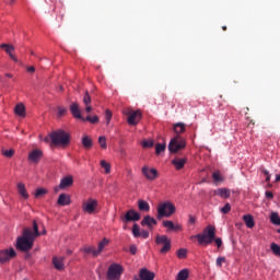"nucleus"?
Segmentation results:
<instances>
[{
	"label": "nucleus",
	"instance_id": "obj_1",
	"mask_svg": "<svg viewBox=\"0 0 280 280\" xmlns=\"http://www.w3.org/2000/svg\"><path fill=\"white\" fill-rule=\"evenodd\" d=\"M37 237H40V232L38 231V223H36V221H33V229L24 228L22 236L18 237L15 245L16 249L21 250L22 253H30V250L34 248V242H36Z\"/></svg>",
	"mask_w": 280,
	"mask_h": 280
},
{
	"label": "nucleus",
	"instance_id": "obj_2",
	"mask_svg": "<svg viewBox=\"0 0 280 280\" xmlns=\"http://www.w3.org/2000/svg\"><path fill=\"white\" fill-rule=\"evenodd\" d=\"M173 130L177 133V136L171 140L168 151L172 154H176V152H179V150H185V148H187V141L185 138L180 137V135H183V132L186 130V125L184 122H177L174 125Z\"/></svg>",
	"mask_w": 280,
	"mask_h": 280
},
{
	"label": "nucleus",
	"instance_id": "obj_3",
	"mask_svg": "<svg viewBox=\"0 0 280 280\" xmlns=\"http://www.w3.org/2000/svg\"><path fill=\"white\" fill-rule=\"evenodd\" d=\"M197 240L199 246H209V244H213L215 241V226L208 225L203 229L202 233L190 236V240Z\"/></svg>",
	"mask_w": 280,
	"mask_h": 280
},
{
	"label": "nucleus",
	"instance_id": "obj_4",
	"mask_svg": "<svg viewBox=\"0 0 280 280\" xmlns=\"http://www.w3.org/2000/svg\"><path fill=\"white\" fill-rule=\"evenodd\" d=\"M52 145H69L71 143V136L62 129L49 133Z\"/></svg>",
	"mask_w": 280,
	"mask_h": 280
},
{
	"label": "nucleus",
	"instance_id": "obj_5",
	"mask_svg": "<svg viewBox=\"0 0 280 280\" xmlns=\"http://www.w3.org/2000/svg\"><path fill=\"white\" fill-rule=\"evenodd\" d=\"M176 213V206L172 202L160 203L158 207V220H162V218H171Z\"/></svg>",
	"mask_w": 280,
	"mask_h": 280
},
{
	"label": "nucleus",
	"instance_id": "obj_6",
	"mask_svg": "<svg viewBox=\"0 0 280 280\" xmlns=\"http://www.w3.org/2000/svg\"><path fill=\"white\" fill-rule=\"evenodd\" d=\"M155 244L158 246H162L160 248L161 255H167V253L172 250V241L170 240V237H167V235H158L155 237Z\"/></svg>",
	"mask_w": 280,
	"mask_h": 280
},
{
	"label": "nucleus",
	"instance_id": "obj_7",
	"mask_svg": "<svg viewBox=\"0 0 280 280\" xmlns=\"http://www.w3.org/2000/svg\"><path fill=\"white\" fill-rule=\"evenodd\" d=\"M121 275H124V267L119 264H112L107 269L108 280H119Z\"/></svg>",
	"mask_w": 280,
	"mask_h": 280
},
{
	"label": "nucleus",
	"instance_id": "obj_8",
	"mask_svg": "<svg viewBox=\"0 0 280 280\" xmlns=\"http://www.w3.org/2000/svg\"><path fill=\"white\" fill-rule=\"evenodd\" d=\"M142 174L147 180H156L159 178V171L156 168H150L148 166L142 167Z\"/></svg>",
	"mask_w": 280,
	"mask_h": 280
},
{
	"label": "nucleus",
	"instance_id": "obj_9",
	"mask_svg": "<svg viewBox=\"0 0 280 280\" xmlns=\"http://www.w3.org/2000/svg\"><path fill=\"white\" fill-rule=\"evenodd\" d=\"M127 121L129 126H137V124L141 121V112L140 110L129 112Z\"/></svg>",
	"mask_w": 280,
	"mask_h": 280
},
{
	"label": "nucleus",
	"instance_id": "obj_10",
	"mask_svg": "<svg viewBox=\"0 0 280 280\" xmlns=\"http://www.w3.org/2000/svg\"><path fill=\"white\" fill-rule=\"evenodd\" d=\"M14 257H16V252L14 248L2 250L0 252V264H5V261H10V259Z\"/></svg>",
	"mask_w": 280,
	"mask_h": 280
},
{
	"label": "nucleus",
	"instance_id": "obj_11",
	"mask_svg": "<svg viewBox=\"0 0 280 280\" xmlns=\"http://www.w3.org/2000/svg\"><path fill=\"white\" fill-rule=\"evenodd\" d=\"M82 209L85 213H94L95 209H97V200L88 199L85 202H83Z\"/></svg>",
	"mask_w": 280,
	"mask_h": 280
},
{
	"label": "nucleus",
	"instance_id": "obj_12",
	"mask_svg": "<svg viewBox=\"0 0 280 280\" xmlns=\"http://www.w3.org/2000/svg\"><path fill=\"white\" fill-rule=\"evenodd\" d=\"M140 220H141V214H139L135 210L127 211L125 217L122 218V222H139Z\"/></svg>",
	"mask_w": 280,
	"mask_h": 280
},
{
	"label": "nucleus",
	"instance_id": "obj_13",
	"mask_svg": "<svg viewBox=\"0 0 280 280\" xmlns=\"http://www.w3.org/2000/svg\"><path fill=\"white\" fill-rule=\"evenodd\" d=\"M156 224H158L156 219H154L150 215H145L141 220V226H148V229H150V230L154 229V226H156Z\"/></svg>",
	"mask_w": 280,
	"mask_h": 280
},
{
	"label": "nucleus",
	"instance_id": "obj_14",
	"mask_svg": "<svg viewBox=\"0 0 280 280\" xmlns=\"http://www.w3.org/2000/svg\"><path fill=\"white\" fill-rule=\"evenodd\" d=\"M187 164V158H175L172 160V165H174L175 170L180 171Z\"/></svg>",
	"mask_w": 280,
	"mask_h": 280
},
{
	"label": "nucleus",
	"instance_id": "obj_15",
	"mask_svg": "<svg viewBox=\"0 0 280 280\" xmlns=\"http://www.w3.org/2000/svg\"><path fill=\"white\" fill-rule=\"evenodd\" d=\"M140 280H154V272L148 270L147 268L140 269L139 273Z\"/></svg>",
	"mask_w": 280,
	"mask_h": 280
},
{
	"label": "nucleus",
	"instance_id": "obj_16",
	"mask_svg": "<svg viewBox=\"0 0 280 280\" xmlns=\"http://www.w3.org/2000/svg\"><path fill=\"white\" fill-rule=\"evenodd\" d=\"M162 224H163L164 229H167L168 232H171V231H182L183 230L180 224H174V222L170 221V220L163 221Z\"/></svg>",
	"mask_w": 280,
	"mask_h": 280
},
{
	"label": "nucleus",
	"instance_id": "obj_17",
	"mask_svg": "<svg viewBox=\"0 0 280 280\" xmlns=\"http://www.w3.org/2000/svg\"><path fill=\"white\" fill-rule=\"evenodd\" d=\"M40 159H43V151H40V150H33L28 154V161H32V163H38V161H40Z\"/></svg>",
	"mask_w": 280,
	"mask_h": 280
},
{
	"label": "nucleus",
	"instance_id": "obj_18",
	"mask_svg": "<svg viewBox=\"0 0 280 280\" xmlns=\"http://www.w3.org/2000/svg\"><path fill=\"white\" fill-rule=\"evenodd\" d=\"M57 203L60 207H68V205H71V197L67 194H60Z\"/></svg>",
	"mask_w": 280,
	"mask_h": 280
},
{
	"label": "nucleus",
	"instance_id": "obj_19",
	"mask_svg": "<svg viewBox=\"0 0 280 280\" xmlns=\"http://www.w3.org/2000/svg\"><path fill=\"white\" fill-rule=\"evenodd\" d=\"M52 266L56 270H65V257H52Z\"/></svg>",
	"mask_w": 280,
	"mask_h": 280
},
{
	"label": "nucleus",
	"instance_id": "obj_20",
	"mask_svg": "<svg viewBox=\"0 0 280 280\" xmlns=\"http://www.w3.org/2000/svg\"><path fill=\"white\" fill-rule=\"evenodd\" d=\"M73 185V176L69 175L61 179L59 184L60 189H67V187H71Z\"/></svg>",
	"mask_w": 280,
	"mask_h": 280
},
{
	"label": "nucleus",
	"instance_id": "obj_21",
	"mask_svg": "<svg viewBox=\"0 0 280 280\" xmlns=\"http://www.w3.org/2000/svg\"><path fill=\"white\" fill-rule=\"evenodd\" d=\"M70 112L74 119H83L82 113L80 112V106L77 103L71 104Z\"/></svg>",
	"mask_w": 280,
	"mask_h": 280
},
{
	"label": "nucleus",
	"instance_id": "obj_22",
	"mask_svg": "<svg viewBox=\"0 0 280 280\" xmlns=\"http://www.w3.org/2000/svg\"><path fill=\"white\" fill-rule=\"evenodd\" d=\"M213 196H220V198H231V190L226 188H218L213 190Z\"/></svg>",
	"mask_w": 280,
	"mask_h": 280
},
{
	"label": "nucleus",
	"instance_id": "obj_23",
	"mask_svg": "<svg viewBox=\"0 0 280 280\" xmlns=\"http://www.w3.org/2000/svg\"><path fill=\"white\" fill-rule=\"evenodd\" d=\"M81 252L85 253V255H92V257H98L100 255V252H97V249H95L93 246H85L81 248Z\"/></svg>",
	"mask_w": 280,
	"mask_h": 280
},
{
	"label": "nucleus",
	"instance_id": "obj_24",
	"mask_svg": "<svg viewBox=\"0 0 280 280\" xmlns=\"http://www.w3.org/2000/svg\"><path fill=\"white\" fill-rule=\"evenodd\" d=\"M243 221L245 222L247 229H253L255 226V218H253L252 214L243 215Z\"/></svg>",
	"mask_w": 280,
	"mask_h": 280
},
{
	"label": "nucleus",
	"instance_id": "obj_25",
	"mask_svg": "<svg viewBox=\"0 0 280 280\" xmlns=\"http://www.w3.org/2000/svg\"><path fill=\"white\" fill-rule=\"evenodd\" d=\"M18 191H19L20 196L22 198H24V200H27V198H30V194H27V189L25 188V184L19 183L18 184Z\"/></svg>",
	"mask_w": 280,
	"mask_h": 280
},
{
	"label": "nucleus",
	"instance_id": "obj_26",
	"mask_svg": "<svg viewBox=\"0 0 280 280\" xmlns=\"http://www.w3.org/2000/svg\"><path fill=\"white\" fill-rule=\"evenodd\" d=\"M81 143L85 150H91V148H93V139H91L89 136H83Z\"/></svg>",
	"mask_w": 280,
	"mask_h": 280
},
{
	"label": "nucleus",
	"instance_id": "obj_27",
	"mask_svg": "<svg viewBox=\"0 0 280 280\" xmlns=\"http://www.w3.org/2000/svg\"><path fill=\"white\" fill-rule=\"evenodd\" d=\"M138 209L140 211H150V203H148V201L140 199L138 201Z\"/></svg>",
	"mask_w": 280,
	"mask_h": 280
},
{
	"label": "nucleus",
	"instance_id": "obj_28",
	"mask_svg": "<svg viewBox=\"0 0 280 280\" xmlns=\"http://www.w3.org/2000/svg\"><path fill=\"white\" fill-rule=\"evenodd\" d=\"M15 115H18L19 117H25V105L23 104H18L15 106Z\"/></svg>",
	"mask_w": 280,
	"mask_h": 280
},
{
	"label": "nucleus",
	"instance_id": "obj_29",
	"mask_svg": "<svg viewBox=\"0 0 280 280\" xmlns=\"http://www.w3.org/2000/svg\"><path fill=\"white\" fill-rule=\"evenodd\" d=\"M189 279V270L183 269L177 273L176 280H188Z\"/></svg>",
	"mask_w": 280,
	"mask_h": 280
},
{
	"label": "nucleus",
	"instance_id": "obj_30",
	"mask_svg": "<svg viewBox=\"0 0 280 280\" xmlns=\"http://www.w3.org/2000/svg\"><path fill=\"white\" fill-rule=\"evenodd\" d=\"M269 218H270L271 224H275L276 226H279V224H280L279 212H271Z\"/></svg>",
	"mask_w": 280,
	"mask_h": 280
},
{
	"label": "nucleus",
	"instance_id": "obj_31",
	"mask_svg": "<svg viewBox=\"0 0 280 280\" xmlns=\"http://www.w3.org/2000/svg\"><path fill=\"white\" fill-rule=\"evenodd\" d=\"M108 238H103L100 243H98V248L96 249L98 255L102 254V250H104V248H106V246H108Z\"/></svg>",
	"mask_w": 280,
	"mask_h": 280
},
{
	"label": "nucleus",
	"instance_id": "obj_32",
	"mask_svg": "<svg viewBox=\"0 0 280 280\" xmlns=\"http://www.w3.org/2000/svg\"><path fill=\"white\" fill-rule=\"evenodd\" d=\"M212 178H213L214 183H222L224 180V178L220 174V171L213 172L212 173Z\"/></svg>",
	"mask_w": 280,
	"mask_h": 280
},
{
	"label": "nucleus",
	"instance_id": "obj_33",
	"mask_svg": "<svg viewBox=\"0 0 280 280\" xmlns=\"http://www.w3.org/2000/svg\"><path fill=\"white\" fill-rule=\"evenodd\" d=\"M1 49H4V51L10 56V54H12V51H14V46L12 45H8V44H1L0 45Z\"/></svg>",
	"mask_w": 280,
	"mask_h": 280
},
{
	"label": "nucleus",
	"instance_id": "obj_34",
	"mask_svg": "<svg viewBox=\"0 0 280 280\" xmlns=\"http://www.w3.org/2000/svg\"><path fill=\"white\" fill-rule=\"evenodd\" d=\"M178 259H187V249L180 248L176 252Z\"/></svg>",
	"mask_w": 280,
	"mask_h": 280
},
{
	"label": "nucleus",
	"instance_id": "obj_35",
	"mask_svg": "<svg viewBox=\"0 0 280 280\" xmlns=\"http://www.w3.org/2000/svg\"><path fill=\"white\" fill-rule=\"evenodd\" d=\"M165 143H158L155 144V154H161L162 152H165Z\"/></svg>",
	"mask_w": 280,
	"mask_h": 280
},
{
	"label": "nucleus",
	"instance_id": "obj_36",
	"mask_svg": "<svg viewBox=\"0 0 280 280\" xmlns=\"http://www.w3.org/2000/svg\"><path fill=\"white\" fill-rule=\"evenodd\" d=\"M101 167H104L105 174H110V163L106 162L105 160H102Z\"/></svg>",
	"mask_w": 280,
	"mask_h": 280
},
{
	"label": "nucleus",
	"instance_id": "obj_37",
	"mask_svg": "<svg viewBox=\"0 0 280 280\" xmlns=\"http://www.w3.org/2000/svg\"><path fill=\"white\" fill-rule=\"evenodd\" d=\"M67 115V107L58 106L57 107V117H65Z\"/></svg>",
	"mask_w": 280,
	"mask_h": 280
},
{
	"label": "nucleus",
	"instance_id": "obj_38",
	"mask_svg": "<svg viewBox=\"0 0 280 280\" xmlns=\"http://www.w3.org/2000/svg\"><path fill=\"white\" fill-rule=\"evenodd\" d=\"M83 121H90V124H98L100 118L97 116H86V118H83Z\"/></svg>",
	"mask_w": 280,
	"mask_h": 280
},
{
	"label": "nucleus",
	"instance_id": "obj_39",
	"mask_svg": "<svg viewBox=\"0 0 280 280\" xmlns=\"http://www.w3.org/2000/svg\"><path fill=\"white\" fill-rule=\"evenodd\" d=\"M98 143H100V147L102 148V150H106V148H108V145L106 144V137H104V136H101L98 138Z\"/></svg>",
	"mask_w": 280,
	"mask_h": 280
},
{
	"label": "nucleus",
	"instance_id": "obj_40",
	"mask_svg": "<svg viewBox=\"0 0 280 280\" xmlns=\"http://www.w3.org/2000/svg\"><path fill=\"white\" fill-rule=\"evenodd\" d=\"M132 233L133 237H141V231L139 230V225L137 223L133 224Z\"/></svg>",
	"mask_w": 280,
	"mask_h": 280
},
{
	"label": "nucleus",
	"instance_id": "obj_41",
	"mask_svg": "<svg viewBox=\"0 0 280 280\" xmlns=\"http://www.w3.org/2000/svg\"><path fill=\"white\" fill-rule=\"evenodd\" d=\"M2 154L7 158V159H12L14 156V150L10 149V150H2Z\"/></svg>",
	"mask_w": 280,
	"mask_h": 280
},
{
	"label": "nucleus",
	"instance_id": "obj_42",
	"mask_svg": "<svg viewBox=\"0 0 280 280\" xmlns=\"http://www.w3.org/2000/svg\"><path fill=\"white\" fill-rule=\"evenodd\" d=\"M45 194H47V189L38 188V189L35 191V198H40V196H45Z\"/></svg>",
	"mask_w": 280,
	"mask_h": 280
},
{
	"label": "nucleus",
	"instance_id": "obj_43",
	"mask_svg": "<svg viewBox=\"0 0 280 280\" xmlns=\"http://www.w3.org/2000/svg\"><path fill=\"white\" fill-rule=\"evenodd\" d=\"M83 104L85 106H89L91 104V95L89 94V92H85V94L83 96Z\"/></svg>",
	"mask_w": 280,
	"mask_h": 280
},
{
	"label": "nucleus",
	"instance_id": "obj_44",
	"mask_svg": "<svg viewBox=\"0 0 280 280\" xmlns=\"http://www.w3.org/2000/svg\"><path fill=\"white\" fill-rule=\"evenodd\" d=\"M154 141L153 140H145L142 142V148H153Z\"/></svg>",
	"mask_w": 280,
	"mask_h": 280
},
{
	"label": "nucleus",
	"instance_id": "obj_45",
	"mask_svg": "<svg viewBox=\"0 0 280 280\" xmlns=\"http://www.w3.org/2000/svg\"><path fill=\"white\" fill-rule=\"evenodd\" d=\"M223 264H226V258L225 257H218L217 258V266H218V268H222Z\"/></svg>",
	"mask_w": 280,
	"mask_h": 280
},
{
	"label": "nucleus",
	"instance_id": "obj_46",
	"mask_svg": "<svg viewBox=\"0 0 280 280\" xmlns=\"http://www.w3.org/2000/svg\"><path fill=\"white\" fill-rule=\"evenodd\" d=\"M105 118H106L107 124H110V119H113V113L109 109H106Z\"/></svg>",
	"mask_w": 280,
	"mask_h": 280
},
{
	"label": "nucleus",
	"instance_id": "obj_47",
	"mask_svg": "<svg viewBox=\"0 0 280 280\" xmlns=\"http://www.w3.org/2000/svg\"><path fill=\"white\" fill-rule=\"evenodd\" d=\"M231 211V203H225L223 208H221V213H229Z\"/></svg>",
	"mask_w": 280,
	"mask_h": 280
},
{
	"label": "nucleus",
	"instance_id": "obj_48",
	"mask_svg": "<svg viewBox=\"0 0 280 280\" xmlns=\"http://www.w3.org/2000/svg\"><path fill=\"white\" fill-rule=\"evenodd\" d=\"M140 237H143V240H148V237H150V232H148L147 230H142L140 232Z\"/></svg>",
	"mask_w": 280,
	"mask_h": 280
},
{
	"label": "nucleus",
	"instance_id": "obj_49",
	"mask_svg": "<svg viewBox=\"0 0 280 280\" xmlns=\"http://www.w3.org/2000/svg\"><path fill=\"white\" fill-rule=\"evenodd\" d=\"M129 253H130L131 255H137V246H136V245H131V246L129 247Z\"/></svg>",
	"mask_w": 280,
	"mask_h": 280
},
{
	"label": "nucleus",
	"instance_id": "obj_50",
	"mask_svg": "<svg viewBox=\"0 0 280 280\" xmlns=\"http://www.w3.org/2000/svg\"><path fill=\"white\" fill-rule=\"evenodd\" d=\"M266 198L268 199V200H272V198H275V195L272 194V191H266Z\"/></svg>",
	"mask_w": 280,
	"mask_h": 280
},
{
	"label": "nucleus",
	"instance_id": "obj_51",
	"mask_svg": "<svg viewBox=\"0 0 280 280\" xmlns=\"http://www.w3.org/2000/svg\"><path fill=\"white\" fill-rule=\"evenodd\" d=\"M214 242H215L218 248L222 247V238H215V236H214Z\"/></svg>",
	"mask_w": 280,
	"mask_h": 280
},
{
	"label": "nucleus",
	"instance_id": "obj_52",
	"mask_svg": "<svg viewBox=\"0 0 280 280\" xmlns=\"http://www.w3.org/2000/svg\"><path fill=\"white\" fill-rule=\"evenodd\" d=\"M189 223L196 224V218L194 215H189Z\"/></svg>",
	"mask_w": 280,
	"mask_h": 280
},
{
	"label": "nucleus",
	"instance_id": "obj_53",
	"mask_svg": "<svg viewBox=\"0 0 280 280\" xmlns=\"http://www.w3.org/2000/svg\"><path fill=\"white\" fill-rule=\"evenodd\" d=\"M28 73H34V71H36V68H34V66H31L27 68Z\"/></svg>",
	"mask_w": 280,
	"mask_h": 280
},
{
	"label": "nucleus",
	"instance_id": "obj_54",
	"mask_svg": "<svg viewBox=\"0 0 280 280\" xmlns=\"http://www.w3.org/2000/svg\"><path fill=\"white\" fill-rule=\"evenodd\" d=\"M91 110H93V107H91V105H85V112L91 113Z\"/></svg>",
	"mask_w": 280,
	"mask_h": 280
},
{
	"label": "nucleus",
	"instance_id": "obj_55",
	"mask_svg": "<svg viewBox=\"0 0 280 280\" xmlns=\"http://www.w3.org/2000/svg\"><path fill=\"white\" fill-rule=\"evenodd\" d=\"M9 56H10L11 60H13L14 62L19 61V59H16V56H14L13 54H10Z\"/></svg>",
	"mask_w": 280,
	"mask_h": 280
},
{
	"label": "nucleus",
	"instance_id": "obj_56",
	"mask_svg": "<svg viewBox=\"0 0 280 280\" xmlns=\"http://www.w3.org/2000/svg\"><path fill=\"white\" fill-rule=\"evenodd\" d=\"M50 140H51V137L49 135L44 138L45 143H49Z\"/></svg>",
	"mask_w": 280,
	"mask_h": 280
},
{
	"label": "nucleus",
	"instance_id": "obj_57",
	"mask_svg": "<svg viewBox=\"0 0 280 280\" xmlns=\"http://www.w3.org/2000/svg\"><path fill=\"white\" fill-rule=\"evenodd\" d=\"M261 172H262V174H264L265 176H268V175L270 174V173H269L267 170H265V168H262Z\"/></svg>",
	"mask_w": 280,
	"mask_h": 280
},
{
	"label": "nucleus",
	"instance_id": "obj_58",
	"mask_svg": "<svg viewBox=\"0 0 280 280\" xmlns=\"http://www.w3.org/2000/svg\"><path fill=\"white\" fill-rule=\"evenodd\" d=\"M266 183H270V174L266 175Z\"/></svg>",
	"mask_w": 280,
	"mask_h": 280
},
{
	"label": "nucleus",
	"instance_id": "obj_59",
	"mask_svg": "<svg viewBox=\"0 0 280 280\" xmlns=\"http://www.w3.org/2000/svg\"><path fill=\"white\" fill-rule=\"evenodd\" d=\"M280 182V175H276V183Z\"/></svg>",
	"mask_w": 280,
	"mask_h": 280
},
{
	"label": "nucleus",
	"instance_id": "obj_60",
	"mask_svg": "<svg viewBox=\"0 0 280 280\" xmlns=\"http://www.w3.org/2000/svg\"><path fill=\"white\" fill-rule=\"evenodd\" d=\"M73 252L71 249H67V255H72Z\"/></svg>",
	"mask_w": 280,
	"mask_h": 280
},
{
	"label": "nucleus",
	"instance_id": "obj_61",
	"mask_svg": "<svg viewBox=\"0 0 280 280\" xmlns=\"http://www.w3.org/2000/svg\"><path fill=\"white\" fill-rule=\"evenodd\" d=\"M5 78H14V75L10 74V73H7L5 74Z\"/></svg>",
	"mask_w": 280,
	"mask_h": 280
},
{
	"label": "nucleus",
	"instance_id": "obj_62",
	"mask_svg": "<svg viewBox=\"0 0 280 280\" xmlns=\"http://www.w3.org/2000/svg\"><path fill=\"white\" fill-rule=\"evenodd\" d=\"M14 1H15V0H10V1H9V5H14Z\"/></svg>",
	"mask_w": 280,
	"mask_h": 280
},
{
	"label": "nucleus",
	"instance_id": "obj_63",
	"mask_svg": "<svg viewBox=\"0 0 280 280\" xmlns=\"http://www.w3.org/2000/svg\"><path fill=\"white\" fill-rule=\"evenodd\" d=\"M223 32H226V26H222Z\"/></svg>",
	"mask_w": 280,
	"mask_h": 280
},
{
	"label": "nucleus",
	"instance_id": "obj_64",
	"mask_svg": "<svg viewBox=\"0 0 280 280\" xmlns=\"http://www.w3.org/2000/svg\"><path fill=\"white\" fill-rule=\"evenodd\" d=\"M135 280H140V279L136 277Z\"/></svg>",
	"mask_w": 280,
	"mask_h": 280
}]
</instances>
